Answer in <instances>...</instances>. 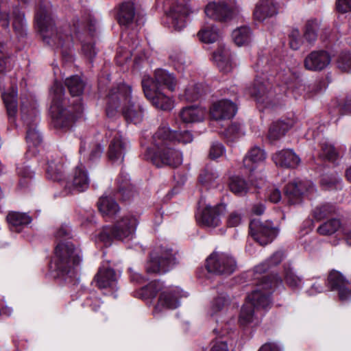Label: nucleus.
Here are the masks:
<instances>
[{
  "mask_svg": "<svg viewBox=\"0 0 351 351\" xmlns=\"http://www.w3.org/2000/svg\"><path fill=\"white\" fill-rule=\"evenodd\" d=\"M151 160L157 167H177L182 162V154L175 147V134L167 123H162L152 137Z\"/></svg>",
  "mask_w": 351,
  "mask_h": 351,
  "instance_id": "f257e3e1",
  "label": "nucleus"
},
{
  "mask_svg": "<svg viewBox=\"0 0 351 351\" xmlns=\"http://www.w3.org/2000/svg\"><path fill=\"white\" fill-rule=\"evenodd\" d=\"M259 282L256 289L247 297V301L241 308L239 323L245 326L254 320L255 308H266L271 304L270 290L282 285V279L277 274L256 277Z\"/></svg>",
  "mask_w": 351,
  "mask_h": 351,
  "instance_id": "f03ea898",
  "label": "nucleus"
},
{
  "mask_svg": "<svg viewBox=\"0 0 351 351\" xmlns=\"http://www.w3.org/2000/svg\"><path fill=\"white\" fill-rule=\"evenodd\" d=\"M51 104L49 111L55 127H68L71 122L82 112L83 106L81 99L73 101V111L64 106L66 101L64 97V88L60 83L56 82L51 89Z\"/></svg>",
  "mask_w": 351,
  "mask_h": 351,
  "instance_id": "7ed1b4c3",
  "label": "nucleus"
},
{
  "mask_svg": "<svg viewBox=\"0 0 351 351\" xmlns=\"http://www.w3.org/2000/svg\"><path fill=\"white\" fill-rule=\"evenodd\" d=\"M160 291L158 302L153 311L155 317H159L160 314L166 309H174L179 306V298L186 296L178 287L164 288L160 281H152L143 288L142 295L144 298H155Z\"/></svg>",
  "mask_w": 351,
  "mask_h": 351,
  "instance_id": "20e7f679",
  "label": "nucleus"
},
{
  "mask_svg": "<svg viewBox=\"0 0 351 351\" xmlns=\"http://www.w3.org/2000/svg\"><path fill=\"white\" fill-rule=\"evenodd\" d=\"M80 261V252L73 244L70 241L62 242L55 249V256L51 267L56 272L57 276L73 277Z\"/></svg>",
  "mask_w": 351,
  "mask_h": 351,
  "instance_id": "39448f33",
  "label": "nucleus"
},
{
  "mask_svg": "<svg viewBox=\"0 0 351 351\" xmlns=\"http://www.w3.org/2000/svg\"><path fill=\"white\" fill-rule=\"evenodd\" d=\"M35 20L43 41L47 45L60 48L70 41L69 35L55 27L49 6L41 5L36 12Z\"/></svg>",
  "mask_w": 351,
  "mask_h": 351,
  "instance_id": "423d86ee",
  "label": "nucleus"
},
{
  "mask_svg": "<svg viewBox=\"0 0 351 351\" xmlns=\"http://www.w3.org/2000/svg\"><path fill=\"white\" fill-rule=\"evenodd\" d=\"M138 220L132 215H123L112 227H105L98 236V239L106 246L110 245L113 239L123 240L132 237Z\"/></svg>",
  "mask_w": 351,
  "mask_h": 351,
  "instance_id": "0eeeda50",
  "label": "nucleus"
},
{
  "mask_svg": "<svg viewBox=\"0 0 351 351\" xmlns=\"http://www.w3.org/2000/svg\"><path fill=\"white\" fill-rule=\"evenodd\" d=\"M21 119L27 125L26 141L28 152H32L34 154L36 152L34 148L37 147L42 141L41 135L36 127L39 119L38 112L33 107L27 108L23 102L21 104Z\"/></svg>",
  "mask_w": 351,
  "mask_h": 351,
  "instance_id": "6e6552de",
  "label": "nucleus"
},
{
  "mask_svg": "<svg viewBox=\"0 0 351 351\" xmlns=\"http://www.w3.org/2000/svg\"><path fill=\"white\" fill-rule=\"evenodd\" d=\"M134 98L132 96L131 86L124 83L112 88L107 97V116L113 117L119 110L122 112L123 106H127Z\"/></svg>",
  "mask_w": 351,
  "mask_h": 351,
  "instance_id": "1a4fd4ad",
  "label": "nucleus"
},
{
  "mask_svg": "<svg viewBox=\"0 0 351 351\" xmlns=\"http://www.w3.org/2000/svg\"><path fill=\"white\" fill-rule=\"evenodd\" d=\"M0 89L9 121L14 123L17 114V92L14 86L10 83V77L0 75Z\"/></svg>",
  "mask_w": 351,
  "mask_h": 351,
  "instance_id": "9d476101",
  "label": "nucleus"
},
{
  "mask_svg": "<svg viewBox=\"0 0 351 351\" xmlns=\"http://www.w3.org/2000/svg\"><path fill=\"white\" fill-rule=\"evenodd\" d=\"M174 264L175 258L171 250H155L150 255V260L146 265V271L149 274L165 273Z\"/></svg>",
  "mask_w": 351,
  "mask_h": 351,
  "instance_id": "9b49d317",
  "label": "nucleus"
},
{
  "mask_svg": "<svg viewBox=\"0 0 351 351\" xmlns=\"http://www.w3.org/2000/svg\"><path fill=\"white\" fill-rule=\"evenodd\" d=\"M236 267L235 260L228 254L213 252L206 259V268L209 272L230 274L234 272Z\"/></svg>",
  "mask_w": 351,
  "mask_h": 351,
  "instance_id": "f8f14e48",
  "label": "nucleus"
},
{
  "mask_svg": "<svg viewBox=\"0 0 351 351\" xmlns=\"http://www.w3.org/2000/svg\"><path fill=\"white\" fill-rule=\"evenodd\" d=\"M249 228L250 234L261 245L271 243L278 234V230L270 221L261 222L254 219L250 221Z\"/></svg>",
  "mask_w": 351,
  "mask_h": 351,
  "instance_id": "ddd939ff",
  "label": "nucleus"
},
{
  "mask_svg": "<svg viewBox=\"0 0 351 351\" xmlns=\"http://www.w3.org/2000/svg\"><path fill=\"white\" fill-rule=\"evenodd\" d=\"M247 91L257 102L264 104L266 107L276 104V99H278L269 83L258 79L255 80L253 86L249 87Z\"/></svg>",
  "mask_w": 351,
  "mask_h": 351,
  "instance_id": "4468645a",
  "label": "nucleus"
},
{
  "mask_svg": "<svg viewBox=\"0 0 351 351\" xmlns=\"http://www.w3.org/2000/svg\"><path fill=\"white\" fill-rule=\"evenodd\" d=\"M204 12L208 17L218 21H228L234 14V8L226 0H215L208 3Z\"/></svg>",
  "mask_w": 351,
  "mask_h": 351,
  "instance_id": "2eb2a0df",
  "label": "nucleus"
},
{
  "mask_svg": "<svg viewBox=\"0 0 351 351\" xmlns=\"http://www.w3.org/2000/svg\"><path fill=\"white\" fill-rule=\"evenodd\" d=\"M90 184V179L85 167L80 165L75 167L73 173L64 185L66 194L75 192L80 193L86 191Z\"/></svg>",
  "mask_w": 351,
  "mask_h": 351,
  "instance_id": "dca6fc26",
  "label": "nucleus"
},
{
  "mask_svg": "<svg viewBox=\"0 0 351 351\" xmlns=\"http://www.w3.org/2000/svg\"><path fill=\"white\" fill-rule=\"evenodd\" d=\"M348 282L343 275L336 271L332 270L328 276L326 285L330 291L338 292V296L341 302L348 301L351 298V291L348 288Z\"/></svg>",
  "mask_w": 351,
  "mask_h": 351,
  "instance_id": "f3484780",
  "label": "nucleus"
},
{
  "mask_svg": "<svg viewBox=\"0 0 351 351\" xmlns=\"http://www.w3.org/2000/svg\"><path fill=\"white\" fill-rule=\"evenodd\" d=\"M149 77H144L142 80V86L145 97L150 100L153 105L157 108L162 110H170L173 108V101L169 97L165 95L161 90H153L150 88Z\"/></svg>",
  "mask_w": 351,
  "mask_h": 351,
  "instance_id": "a211bd4d",
  "label": "nucleus"
},
{
  "mask_svg": "<svg viewBox=\"0 0 351 351\" xmlns=\"http://www.w3.org/2000/svg\"><path fill=\"white\" fill-rule=\"evenodd\" d=\"M315 191V186L310 182H294L286 186L285 195L291 204H297L303 195H310Z\"/></svg>",
  "mask_w": 351,
  "mask_h": 351,
  "instance_id": "6ab92c4d",
  "label": "nucleus"
},
{
  "mask_svg": "<svg viewBox=\"0 0 351 351\" xmlns=\"http://www.w3.org/2000/svg\"><path fill=\"white\" fill-rule=\"evenodd\" d=\"M145 77H148V76ZM149 85L153 90H161V88H167L170 91H174L178 84L174 75L163 69H158L155 71L154 80L149 77Z\"/></svg>",
  "mask_w": 351,
  "mask_h": 351,
  "instance_id": "aec40b11",
  "label": "nucleus"
},
{
  "mask_svg": "<svg viewBox=\"0 0 351 351\" xmlns=\"http://www.w3.org/2000/svg\"><path fill=\"white\" fill-rule=\"evenodd\" d=\"M237 110V106L228 99H222L215 103L210 110L211 117L217 121L232 118Z\"/></svg>",
  "mask_w": 351,
  "mask_h": 351,
  "instance_id": "412c9836",
  "label": "nucleus"
},
{
  "mask_svg": "<svg viewBox=\"0 0 351 351\" xmlns=\"http://www.w3.org/2000/svg\"><path fill=\"white\" fill-rule=\"evenodd\" d=\"M225 207L223 205H217L214 207L210 206L197 215V221L202 226L215 228L220 223V215Z\"/></svg>",
  "mask_w": 351,
  "mask_h": 351,
  "instance_id": "4be33fe9",
  "label": "nucleus"
},
{
  "mask_svg": "<svg viewBox=\"0 0 351 351\" xmlns=\"http://www.w3.org/2000/svg\"><path fill=\"white\" fill-rule=\"evenodd\" d=\"M329 54L325 51H314L308 54L304 60V66L309 71H321L330 62Z\"/></svg>",
  "mask_w": 351,
  "mask_h": 351,
  "instance_id": "5701e85b",
  "label": "nucleus"
},
{
  "mask_svg": "<svg viewBox=\"0 0 351 351\" xmlns=\"http://www.w3.org/2000/svg\"><path fill=\"white\" fill-rule=\"evenodd\" d=\"M128 123L137 124L144 118V108L138 99L134 97L127 106H124L121 112Z\"/></svg>",
  "mask_w": 351,
  "mask_h": 351,
  "instance_id": "b1692460",
  "label": "nucleus"
},
{
  "mask_svg": "<svg viewBox=\"0 0 351 351\" xmlns=\"http://www.w3.org/2000/svg\"><path fill=\"white\" fill-rule=\"evenodd\" d=\"M117 274L110 268L102 266L95 276L94 280L99 289H114L117 285Z\"/></svg>",
  "mask_w": 351,
  "mask_h": 351,
  "instance_id": "393cba45",
  "label": "nucleus"
},
{
  "mask_svg": "<svg viewBox=\"0 0 351 351\" xmlns=\"http://www.w3.org/2000/svg\"><path fill=\"white\" fill-rule=\"evenodd\" d=\"M275 164L281 167L294 168L298 165L300 158L292 149H282L272 157Z\"/></svg>",
  "mask_w": 351,
  "mask_h": 351,
  "instance_id": "a878e982",
  "label": "nucleus"
},
{
  "mask_svg": "<svg viewBox=\"0 0 351 351\" xmlns=\"http://www.w3.org/2000/svg\"><path fill=\"white\" fill-rule=\"evenodd\" d=\"M189 13V10L186 4L178 3L171 8L168 17L171 20L175 29L180 31L184 27Z\"/></svg>",
  "mask_w": 351,
  "mask_h": 351,
  "instance_id": "bb28decb",
  "label": "nucleus"
},
{
  "mask_svg": "<svg viewBox=\"0 0 351 351\" xmlns=\"http://www.w3.org/2000/svg\"><path fill=\"white\" fill-rule=\"evenodd\" d=\"M213 60L219 69L223 73H229L235 64L232 62L231 54L225 47H219L213 53Z\"/></svg>",
  "mask_w": 351,
  "mask_h": 351,
  "instance_id": "cd10ccee",
  "label": "nucleus"
},
{
  "mask_svg": "<svg viewBox=\"0 0 351 351\" xmlns=\"http://www.w3.org/2000/svg\"><path fill=\"white\" fill-rule=\"evenodd\" d=\"M128 143L121 136H114L109 146L108 157L114 162H122Z\"/></svg>",
  "mask_w": 351,
  "mask_h": 351,
  "instance_id": "c85d7f7f",
  "label": "nucleus"
},
{
  "mask_svg": "<svg viewBox=\"0 0 351 351\" xmlns=\"http://www.w3.org/2000/svg\"><path fill=\"white\" fill-rule=\"evenodd\" d=\"M276 14L277 8L272 0L261 1L254 12V18L259 21H263Z\"/></svg>",
  "mask_w": 351,
  "mask_h": 351,
  "instance_id": "c756f323",
  "label": "nucleus"
},
{
  "mask_svg": "<svg viewBox=\"0 0 351 351\" xmlns=\"http://www.w3.org/2000/svg\"><path fill=\"white\" fill-rule=\"evenodd\" d=\"M266 158V154L260 147H252L243 158V166L250 171L255 169L256 165L263 162Z\"/></svg>",
  "mask_w": 351,
  "mask_h": 351,
  "instance_id": "7c9ffc66",
  "label": "nucleus"
},
{
  "mask_svg": "<svg viewBox=\"0 0 351 351\" xmlns=\"http://www.w3.org/2000/svg\"><path fill=\"white\" fill-rule=\"evenodd\" d=\"M206 114L204 108L192 106L183 108L180 113V117L184 123H194L202 121Z\"/></svg>",
  "mask_w": 351,
  "mask_h": 351,
  "instance_id": "2f4dec72",
  "label": "nucleus"
},
{
  "mask_svg": "<svg viewBox=\"0 0 351 351\" xmlns=\"http://www.w3.org/2000/svg\"><path fill=\"white\" fill-rule=\"evenodd\" d=\"M97 204L99 211L106 217H113L120 210L116 201L108 196L101 197Z\"/></svg>",
  "mask_w": 351,
  "mask_h": 351,
  "instance_id": "473e14b6",
  "label": "nucleus"
},
{
  "mask_svg": "<svg viewBox=\"0 0 351 351\" xmlns=\"http://www.w3.org/2000/svg\"><path fill=\"white\" fill-rule=\"evenodd\" d=\"M7 221L12 231L19 232L21 227L31 223L32 218L26 213L11 212L7 216Z\"/></svg>",
  "mask_w": 351,
  "mask_h": 351,
  "instance_id": "72a5a7b5",
  "label": "nucleus"
},
{
  "mask_svg": "<svg viewBox=\"0 0 351 351\" xmlns=\"http://www.w3.org/2000/svg\"><path fill=\"white\" fill-rule=\"evenodd\" d=\"M291 127L290 121H277L274 122L269 130L268 138L271 142L278 141L285 135Z\"/></svg>",
  "mask_w": 351,
  "mask_h": 351,
  "instance_id": "f704fd0d",
  "label": "nucleus"
},
{
  "mask_svg": "<svg viewBox=\"0 0 351 351\" xmlns=\"http://www.w3.org/2000/svg\"><path fill=\"white\" fill-rule=\"evenodd\" d=\"M118 186V193L121 195L124 201L129 200L134 196V191L133 187L130 184L128 175L121 172L117 179Z\"/></svg>",
  "mask_w": 351,
  "mask_h": 351,
  "instance_id": "c9c22d12",
  "label": "nucleus"
},
{
  "mask_svg": "<svg viewBox=\"0 0 351 351\" xmlns=\"http://www.w3.org/2000/svg\"><path fill=\"white\" fill-rule=\"evenodd\" d=\"M206 93V89L202 84L191 83L186 88L184 93L180 95L181 100L194 101Z\"/></svg>",
  "mask_w": 351,
  "mask_h": 351,
  "instance_id": "e433bc0d",
  "label": "nucleus"
},
{
  "mask_svg": "<svg viewBox=\"0 0 351 351\" xmlns=\"http://www.w3.org/2000/svg\"><path fill=\"white\" fill-rule=\"evenodd\" d=\"M199 39L205 43H213L217 41L220 38L219 29L213 24L204 25L198 32Z\"/></svg>",
  "mask_w": 351,
  "mask_h": 351,
  "instance_id": "4c0bfd02",
  "label": "nucleus"
},
{
  "mask_svg": "<svg viewBox=\"0 0 351 351\" xmlns=\"http://www.w3.org/2000/svg\"><path fill=\"white\" fill-rule=\"evenodd\" d=\"M230 304V298L226 294L222 293L215 298L210 303L209 314L213 317L223 313Z\"/></svg>",
  "mask_w": 351,
  "mask_h": 351,
  "instance_id": "58836bf2",
  "label": "nucleus"
},
{
  "mask_svg": "<svg viewBox=\"0 0 351 351\" xmlns=\"http://www.w3.org/2000/svg\"><path fill=\"white\" fill-rule=\"evenodd\" d=\"M135 16L134 3L130 1L123 3L118 14V21L121 25H128L132 23Z\"/></svg>",
  "mask_w": 351,
  "mask_h": 351,
  "instance_id": "ea45409f",
  "label": "nucleus"
},
{
  "mask_svg": "<svg viewBox=\"0 0 351 351\" xmlns=\"http://www.w3.org/2000/svg\"><path fill=\"white\" fill-rule=\"evenodd\" d=\"M65 84L73 97L80 96L85 86L84 82L78 75H73L66 78Z\"/></svg>",
  "mask_w": 351,
  "mask_h": 351,
  "instance_id": "a19ab883",
  "label": "nucleus"
},
{
  "mask_svg": "<svg viewBox=\"0 0 351 351\" xmlns=\"http://www.w3.org/2000/svg\"><path fill=\"white\" fill-rule=\"evenodd\" d=\"M251 30L246 26L237 28L232 34V39L237 46H243L248 44L251 40Z\"/></svg>",
  "mask_w": 351,
  "mask_h": 351,
  "instance_id": "79ce46f5",
  "label": "nucleus"
},
{
  "mask_svg": "<svg viewBox=\"0 0 351 351\" xmlns=\"http://www.w3.org/2000/svg\"><path fill=\"white\" fill-rule=\"evenodd\" d=\"M284 280L292 289L300 288L302 285L303 278L298 276L293 268H285Z\"/></svg>",
  "mask_w": 351,
  "mask_h": 351,
  "instance_id": "37998d69",
  "label": "nucleus"
},
{
  "mask_svg": "<svg viewBox=\"0 0 351 351\" xmlns=\"http://www.w3.org/2000/svg\"><path fill=\"white\" fill-rule=\"evenodd\" d=\"M12 26L16 34L23 36L25 34V22L24 14L21 12L18 8H15L12 14Z\"/></svg>",
  "mask_w": 351,
  "mask_h": 351,
  "instance_id": "c03bdc74",
  "label": "nucleus"
},
{
  "mask_svg": "<svg viewBox=\"0 0 351 351\" xmlns=\"http://www.w3.org/2000/svg\"><path fill=\"white\" fill-rule=\"evenodd\" d=\"M283 258V253L281 252H275L265 263H263L254 268V271L256 274H261L265 272L271 266L278 265Z\"/></svg>",
  "mask_w": 351,
  "mask_h": 351,
  "instance_id": "a18cd8bd",
  "label": "nucleus"
},
{
  "mask_svg": "<svg viewBox=\"0 0 351 351\" xmlns=\"http://www.w3.org/2000/svg\"><path fill=\"white\" fill-rule=\"evenodd\" d=\"M340 227V221L332 219L320 225L317 228V232L321 235H330L335 233Z\"/></svg>",
  "mask_w": 351,
  "mask_h": 351,
  "instance_id": "49530a36",
  "label": "nucleus"
},
{
  "mask_svg": "<svg viewBox=\"0 0 351 351\" xmlns=\"http://www.w3.org/2000/svg\"><path fill=\"white\" fill-rule=\"evenodd\" d=\"M229 188L236 195H243L247 193V185L243 178L239 176H233L230 178Z\"/></svg>",
  "mask_w": 351,
  "mask_h": 351,
  "instance_id": "de8ad7c7",
  "label": "nucleus"
},
{
  "mask_svg": "<svg viewBox=\"0 0 351 351\" xmlns=\"http://www.w3.org/2000/svg\"><path fill=\"white\" fill-rule=\"evenodd\" d=\"M218 178V173L214 169L207 167L200 173L199 177V181L206 187H209L213 185L216 179Z\"/></svg>",
  "mask_w": 351,
  "mask_h": 351,
  "instance_id": "09e8293b",
  "label": "nucleus"
},
{
  "mask_svg": "<svg viewBox=\"0 0 351 351\" xmlns=\"http://www.w3.org/2000/svg\"><path fill=\"white\" fill-rule=\"evenodd\" d=\"M335 208L333 205L326 203L316 206L312 213L314 218L319 221L335 213Z\"/></svg>",
  "mask_w": 351,
  "mask_h": 351,
  "instance_id": "8fccbe9b",
  "label": "nucleus"
},
{
  "mask_svg": "<svg viewBox=\"0 0 351 351\" xmlns=\"http://www.w3.org/2000/svg\"><path fill=\"white\" fill-rule=\"evenodd\" d=\"M320 156L329 160L335 161L338 158V153L332 145L327 141L321 143Z\"/></svg>",
  "mask_w": 351,
  "mask_h": 351,
  "instance_id": "3c124183",
  "label": "nucleus"
},
{
  "mask_svg": "<svg viewBox=\"0 0 351 351\" xmlns=\"http://www.w3.org/2000/svg\"><path fill=\"white\" fill-rule=\"evenodd\" d=\"M63 173L64 167L61 162H51L49 163L47 169V173L51 179L60 180L62 177Z\"/></svg>",
  "mask_w": 351,
  "mask_h": 351,
  "instance_id": "603ef678",
  "label": "nucleus"
},
{
  "mask_svg": "<svg viewBox=\"0 0 351 351\" xmlns=\"http://www.w3.org/2000/svg\"><path fill=\"white\" fill-rule=\"evenodd\" d=\"M318 29L317 24L315 21H308L305 26L304 32V37L306 40L312 43L317 39V32Z\"/></svg>",
  "mask_w": 351,
  "mask_h": 351,
  "instance_id": "864d4df0",
  "label": "nucleus"
},
{
  "mask_svg": "<svg viewBox=\"0 0 351 351\" xmlns=\"http://www.w3.org/2000/svg\"><path fill=\"white\" fill-rule=\"evenodd\" d=\"M337 66L343 71L351 73V53H342L337 60Z\"/></svg>",
  "mask_w": 351,
  "mask_h": 351,
  "instance_id": "5fc2aeb1",
  "label": "nucleus"
},
{
  "mask_svg": "<svg viewBox=\"0 0 351 351\" xmlns=\"http://www.w3.org/2000/svg\"><path fill=\"white\" fill-rule=\"evenodd\" d=\"M289 44L290 47L293 50H297L301 47L302 40L298 29L294 28L291 30L289 34Z\"/></svg>",
  "mask_w": 351,
  "mask_h": 351,
  "instance_id": "6e6d98bb",
  "label": "nucleus"
},
{
  "mask_svg": "<svg viewBox=\"0 0 351 351\" xmlns=\"http://www.w3.org/2000/svg\"><path fill=\"white\" fill-rule=\"evenodd\" d=\"M171 132L175 134V143L176 142L181 143L182 144H186L191 143L193 140V136L192 134L189 131H183V132Z\"/></svg>",
  "mask_w": 351,
  "mask_h": 351,
  "instance_id": "4d7b16f0",
  "label": "nucleus"
},
{
  "mask_svg": "<svg viewBox=\"0 0 351 351\" xmlns=\"http://www.w3.org/2000/svg\"><path fill=\"white\" fill-rule=\"evenodd\" d=\"M243 216L238 211H233L229 214L227 218V224L229 227H237L241 223Z\"/></svg>",
  "mask_w": 351,
  "mask_h": 351,
  "instance_id": "13d9d810",
  "label": "nucleus"
},
{
  "mask_svg": "<svg viewBox=\"0 0 351 351\" xmlns=\"http://www.w3.org/2000/svg\"><path fill=\"white\" fill-rule=\"evenodd\" d=\"M224 147L219 143H214L210 147L209 156L212 159H216L221 156L224 153Z\"/></svg>",
  "mask_w": 351,
  "mask_h": 351,
  "instance_id": "bf43d9fd",
  "label": "nucleus"
},
{
  "mask_svg": "<svg viewBox=\"0 0 351 351\" xmlns=\"http://www.w3.org/2000/svg\"><path fill=\"white\" fill-rule=\"evenodd\" d=\"M104 152V147L99 143L95 144L93 145L88 160L90 161L94 162L99 158Z\"/></svg>",
  "mask_w": 351,
  "mask_h": 351,
  "instance_id": "052dcab7",
  "label": "nucleus"
},
{
  "mask_svg": "<svg viewBox=\"0 0 351 351\" xmlns=\"http://www.w3.org/2000/svg\"><path fill=\"white\" fill-rule=\"evenodd\" d=\"M16 170L18 175L24 178H32L34 176V171L29 166L25 165L17 167Z\"/></svg>",
  "mask_w": 351,
  "mask_h": 351,
  "instance_id": "680f3d73",
  "label": "nucleus"
},
{
  "mask_svg": "<svg viewBox=\"0 0 351 351\" xmlns=\"http://www.w3.org/2000/svg\"><path fill=\"white\" fill-rule=\"evenodd\" d=\"M84 54L89 59H92L96 55V50L92 43H84L82 47Z\"/></svg>",
  "mask_w": 351,
  "mask_h": 351,
  "instance_id": "e2e57ef3",
  "label": "nucleus"
},
{
  "mask_svg": "<svg viewBox=\"0 0 351 351\" xmlns=\"http://www.w3.org/2000/svg\"><path fill=\"white\" fill-rule=\"evenodd\" d=\"M337 8L342 13L351 11V0H337Z\"/></svg>",
  "mask_w": 351,
  "mask_h": 351,
  "instance_id": "0e129e2a",
  "label": "nucleus"
},
{
  "mask_svg": "<svg viewBox=\"0 0 351 351\" xmlns=\"http://www.w3.org/2000/svg\"><path fill=\"white\" fill-rule=\"evenodd\" d=\"M210 351H229L227 342L226 341L217 340Z\"/></svg>",
  "mask_w": 351,
  "mask_h": 351,
  "instance_id": "69168bd1",
  "label": "nucleus"
},
{
  "mask_svg": "<svg viewBox=\"0 0 351 351\" xmlns=\"http://www.w3.org/2000/svg\"><path fill=\"white\" fill-rule=\"evenodd\" d=\"M268 198L270 202L277 203L281 199V193L278 189H272L269 191Z\"/></svg>",
  "mask_w": 351,
  "mask_h": 351,
  "instance_id": "338daca9",
  "label": "nucleus"
},
{
  "mask_svg": "<svg viewBox=\"0 0 351 351\" xmlns=\"http://www.w3.org/2000/svg\"><path fill=\"white\" fill-rule=\"evenodd\" d=\"M259 351H280V348L274 343H267L264 344Z\"/></svg>",
  "mask_w": 351,
  "mask_h": 351,
  "instance_id": "774afa93",
  "label": "nucleus"
}]
</instances>
